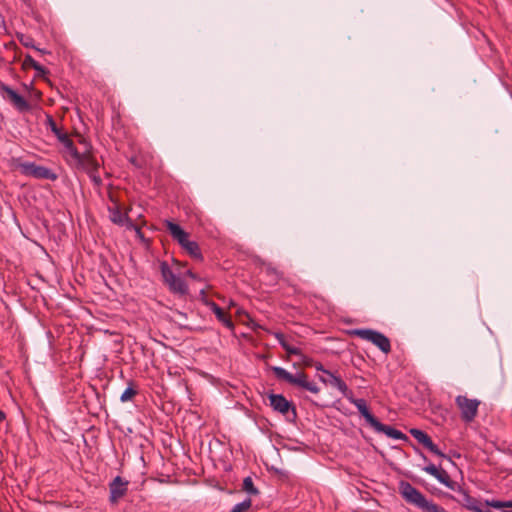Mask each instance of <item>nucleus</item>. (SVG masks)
I'll use <instances>...</instances> for the list:
<instances>
[{
  "label": "nucleus",
  "instance_id": "nucleus-1",
  "mask_svg": "<svg viewBox=\"0 0 512 512\" xmlns=\"http://www.w3.org/2000/svg\"><path fill=\"white\" fill-rule=\"evenodd\" d=\"M399 493L408 504L418 508L421 512H447L444 507L428 500L409 482L401 481L399 483Z\"/></svg>",
  "mask_w": 512,
  "mask_h": 512
},
{
  "label": "nucleus",
  "instance_id": "nucleus-2",
  "mask_svg": "<svg viewBox=\"0 0 512 512\" xmlns=\"http://www.w3.org/2000/svg\"><path fill=\"white\" fill-rule=\"evenodd\" d=\"M271 370L277 379L285 381L292 386L309 391L312 394H319L320 392L318 385L315 382L310 381L305 372H298L293 375L284 368L277 366L271 367Z\"/></svg>",
  "mask_w": 512,
  "mask_h": 512
},
{
  "label": "nucleus",
  "instance_id": "nucleus-3",
  "mask_svg": "<svg viewBox=\"0 0 512 512\" xmlns=\"http://www.w3.org/2000/svg\"><path fill=\"white\" fill-rule=\"evenodd\" d=\"M80 143L84 145V151L74 152V156L71 159H67V163L71 167L86 173L92 170H99V163L91 152L92 147L90 144L85 139H81Z\"/></svg>",
  "mask_w": 512,
  "mask_h": 512
},
{
  "label": "nucleus",
  "instance_id": "nucleus-4",
  "mask_svg": "<svg viewBox=\"0 0 512 512\" xmlns=\"http://www.w3.org/2000/svg\"><path fill=\"white\" fill-rule=\"evenodd\" d=\"M15 167L20 173L27 177H32L39 180H51L55 181L58 179V175L51 169L37 165L34 162L21 161L20 159H14Z\"/></svg>",
  "mask_w": 512,
  "mask_h": 512
},
{
  "label": "nucleus",
  "instance_id": "nucleus-5",
  "mask_svg": "<svg viewBox=\"0 0 512 512\" xmlns=\"http://www.w3.org/2000/svg\"><path fill=\"white\" fill-rule=\"evenodd\" d=\"M270 406L282 414L286 420L290 423L295 424L297 421V410L293 402L288 401L282 394H268Z\"/></svg>",
  "mask_w": 512,
  "mask_h": 512
},
{
  "label": "nucleus",
  "instance_id": "nucleus-6",
  "mask_svg": "<svg viewBox=\"0 0 512 512\" xmlns=\"http://www.w3.org/2000/svg\"><path fill=\"white\" fill-rule=\"evenodd\" d=\"M348 333L351 336H358L364 340L372 342L385 354H388L391 351L389 338L378 331L372 329H353Z\"/></svg>",
  "mask_w": 512,
  "mask_h": 512
},
{
  "label": "nucleus",
  "instance_id": "nucleus-7",
  "mask_svg": "<svg viewBox=\"0 0 512 512\" xmlns=\"http://www.w3.org/2000/svg\"><path fill=\"white\" fill-rule=\"evenodd\" d=\"M161 275L166 285H168L171 292L181 297L188 294V287L185 281L174 274L169 265L166 262H162L160 265Z\"/></svg>",
  "mask_w": 512,
  "mask_h": 512
},
{
  "label": "nucleus",
  "instance_id": "nucleus-8",
  "mask_svg": "<svg viewBox=\"0 0 512 512\" xmlns=\"http://www.w3.org/2000/svg\"><path fill=\"white\" fill-rule=\"evenodd\" d=\"M456 404L461 410V418L465 422H471L477 415L480 401L469 399L466 396L459 395L456 397Z\"/></svg>",
  "mask_w": 512,
  "mask_h": 512
},
{
  "label": "nucleus",
  "instance_id": "nucleus-9",
  "mask_svg": "<svg viewBox=\"0 0 512 512\" xmlns=\"http://www.w3.org/2000/svg\"><path fill=\"white\" fill-rule=\"evenodd\" d=\"M409 433L420 443L422 444L425 448H427L431 453L441 457V458H445L447 460H449L450 462H452L451 458L448 457L446 454H444L436 444H434V442L432 441L431 437L424 431L420 430V429H417V428H412L409 430Z\"/></svg>",
  "mask_w": 512,
  "mask_h": 512
},
{
  "label": "nucleus",
  "instance_id": "nucleus-10",
  "mask_svg": "<svg viewBox=\"0 0 512 512\" xmlns=\"http://www.w3.org/2000/svg\"><path fill=\"white\" fill-rule=\"evenodd\" d=\"M128 485V480H125L121 476H116L109 483V502L113 505L117 504L120 501V499H122L127 494Z\"/></svg>",
  "mask_w": 512,
  "mask_h": 512
},
{
  "label": "nucleus",
  "instance_id": "nucleus-11",
  "mask_svg": "<svg viewBox=\"0 0 512 512\" xmlns=\"http://www.w3.org/2000/svg\"><path fill=\"white\" fill-rule=\"evenodd\" d=\"M423 470L434 476L440 483L444 484L449 489L456 490V487L458 486L457 482L451 479L450 475L445 469L436 467L434 464L430 463L425 466Z\"/></svg>",
  "mask_w": 512,
  "mask_h": 512
},
{
  "label": "nucleus",
  "instance_id": "nucleus-12",
  "mask_svg": "<svg viewBox=\"0 0 512 512\" xmlns=\"http://www.w3.org/2000/svg\"><path fill=\"white\" fill-rule=\"evenodd\" d=\"M346 399H348L352 404L356 406L361 416L364 417L365 421L373 428L376 423L379 421L369 410L367 401L363 398H354L353 392L349 394Z\"/></svg>",
  "mask_w": 512,
  "mask_h": 512
},
{
  "label": "nucleus",
  "instance_id": "nucleus-13",
  "mask_svg": "<svg viewBox=\"0 0 512 512\" xmlns=\"http://www.w3.org/2000/svg\"><path fill=\"white\" fill-rule=\"evenodd\" d=\"M456 490L460 493L461 498L457 501L466 509L471 510L473 512H492L489 509H482L480 507V501L469 495L468 491L463 489L461 486H457Z\"/></svg>",
  "mask_w": 512,
  "mask_h": 512
},
{
  "label": "nucleus",
  "instance_id": "nucleus-14",
  "mask_svg": "<svg viewBox=\"0 0 512 512\" xmlns=\"http://www.w3.org/2000/svg\"><path fill=\"white\" fill-rule=\"evenodd\" d=\"M324 374L326 375V377H319L320 381H322L324 384L337 388L345 398L349 394H351L352 391L348 388L347 384L339 376H336L331 371H324Z\"/></svg>",
  "mask_w": 512,
  "mask_h": 512
},
{
  "label": "nucleus",
  "instance_id": "nucleus-15",
  "mask_svg": "<svg viewBox=\"0 0 512 512\" xmlns=\"http://www.w3.org/2000/svg\"><path fill=\"white\" fill-rule=\"evenodd\" d=\"M3 91L6 93L7 98L19 111H28L30 109V105L27 100L18 94L14 89L8 86H3Z\"/></svg>",
  "mask_w": 512,
  "mask_h": 512
},
{
  "label": "nucleus",
  "instance_id": "nucleus-16",
  "mask_svg": "<svg viewBox=\"0 0 512 512\" xmlns=\"http://www.w3.org/2000/svg\"><path fill=\"white\" fill-rule=\"evenodd\" d=\"M373 429L378 433H384L386 436L392 439L408 441V437L403 432H401L398 429H395L392 426L385 425L380 421L376 423Z\"/></svg>",
  "mask_w": 512,
  "mask_h": 512
},
{
  "label": "nucleus",
  "instance_id": "nucleus-17",
  "mask_svg": "<svg viewBox=\"0 0 512 512\" xmlns=\"http://www.w3.org/2000/svg\"><path fill=\"white\" fill-rule=\"evenodd\" d=\"M179 244L193 259L202 260V253L197 242L189 240L187 236L185 240Z\"/></svg>",
  "mask_w": 512,
  "mask_h": 512
},
{
  "label": "nucleus",
  "instance_id": "nucleus-18",
  "mask_svg": "<svg viewBox=\"0 0 512 512\" xmlns=\"http://www.w3.org/2000/svg\"><path fill=\"white\" fill-rule=\"evenodd\" d=\"M166 228L173 237L174 240H176L178 243H182L185 238L188 236V233L185 232L180 225L167 220L166 221Z\"/></svg>",
  "mask_w": 512,
  "mask_h": 512
},
{
  "label": "nucleus",
  "instance_id": "nucleus-19",
  "mask_svg": "<svg viewBox=\"0 0 512 512\" xmlns=\"http://www.w3.org/2000/svg\"><path fill=\"white\" fill-rule=\"evenodd\" d=\"M274 336L282 348L287 352V359H289L292 354H301V349L290 345L283 333L275 332Z\"/></svg>",
  "mask_w": 512,
  "mask_h": 512
},
{
  "label": "nucleus",
  "instance_id": "nucleus-20",
  "mask_svg": "<svg viewBox=\"0 0 512 512\" xmlns=\"http://www.w3.org/2000/svg\"><path fill=\"white\" fill-rule=\"evenodd\" d=\"M57 139L65 147L66 160L71 159L74 156V152H79L67 133L63 132Z\"/></svg>",
  "mask_w": 512,
  "mask_h": 512
},
{
  "label": "nucleus",
  "instance_id": "nucleus-21",
  "mask_svg": "<svg viewBox=\"0 0 512 512\" xmlns=\"http://www.w3.org/2000/svg\"><path fill=\"white\" fill-rule=\"evenodd\" d=\"M110 219L113 223L118 225H124L126 222H130L128 216L122 213L118 208L110 210Z\"/></svg>",
  "mask_w": 512,
  "mask_h": 512
},
{
  "label": "nucleus",
  "instance_id": "nucleus-22",
  "mask_svg": "<svg viewBox=\"0 0 512 512\" xmlns=\"http://www.w3.org/2000/svg\"><path fill=\"white\" fill-rule=\"evenodd\" d=\"M23 65H24V67H31V68L35 69L39 75H44L47 73V70L42 65H40L37 61H35L33 59V57L30 55L25 56Z\"/></svg>",
  "mask_w": 512,
  "mask_h": 512
},
{
  "label": "nucleus",
  "instance_id": "nucleus-23",
  "mask_svg": "<svg viewBox=\"0 0 512 512\" xmlns=\"http://www.w3.org/2000/svg\"><path fill=\"white\" fill-rule=\"evenodd\" d=\"M485 505L488 507H492L495 509H505L512 508V500L509 501H500V500H486Z\"/></svg>",
  "mask_w": 512,
  "mask_h": 512
},
{
  "label": "nucleus",
  "instance_id": "nucleus-24",
  "mask_svg": "<svg viewBox=\"0 0 512 512\" xmlns=\"http://www.w3.org/2000/svg\"><path fill=\"white\" fill-rule=\"evenodd\" d=\"M242 490L246 491L250 495H258L259 494V490L254 486L253 480L249 476L244 478Z\"/></svg>",
  "mask_w": 512,
  "mask_h": 512
},
{
  "label": "nucleus",
  "instance_id": "nucleus-25",
  "mask_svg": "<svg viewBox=\"0 0 512 512\" xmlns=\"http://www.w3.org/2000/svg\"><path fill=\"white\" fill-rule=\"evenodd\" d=\"M17 38L19 40V42L27 47V48H33V49H36L37 51L41 52V53H45L44 50H41L39 48H37L35 45H34V40L32 37L30 36H27V35H24V34H18L17 35Z\"/></svg>",
  "mask_w": 512,
  "mask_h": 512
},
{
  "label": "nucleus",
  "instance_id": "nucleus-26",
  "mask_svg": "<svg viewBox=\"0 0 512 512\" xmlns=\"http://www.w3.org/2000/svg\"><path fill=\"white\" fill-rule=\"evenodd\" d=\"M45 124L48 128L51 129V131L54 133L56 137L61 135L63 132L62 130L57 126L56 122L54 121L53 117L51 115H46V121Z\"/></svg>",
  "mask_w": 512,
  "mask_h": 512
},
{
  "label": "nucleus",
  "instance_id": "nucleus-27",
  "mask_svg": "<svg viewBox=\"0 0 512 512\" xmlns=\"http://www.w3.org/2000/svg\"><path fill=\"white\" fill-rule=\"evenodd\" d=\"M252 505L250 498L245 499L241 503H238L230 512H246Z\"/></svg>",
  "mask_w": 512,
  "mask_h": 512
},
{
  "label": "nucleus",
  "instance_id": "nucleus-28",
  "mask_svg": "<svg viewBox=\"0 0 512 512\" xmlns=\"http://www.w3.org/2000/svg\"><path fill=\"white\" fill-rule=\"evenodd\" d=\"M137 394V390L132 386H129L125 389V391L120 396V400L122 402L130 401Z\"/></svg>",
  "mask_w": 512,
  "mask_h": 512
},
{
  "label": "nucleus",
  "instance_id": "nucleus-29",
  "mask_svg": "<svg viewBox=\"0 0 512 512\" xmlns=\"http://www.w3.org/2000/svg\"><path fill=\"white\" fill-rule=\"evenodd\" d=\"M295 355L300 357V362L304 367H312L314 365V360L311 357L304 355L302 351L301 354Z\"/></svg>",
  "mask_w": 512,
  "mask_h": 512
},
{
  "label": "nucleus",
  "instance_id": "nucleus-30",
  "mask_svg": "<svg viewBox=\"0 0 512 512\" xmlns=\"http://www.w3.org/2000/svg\"><path fill=\"white\" fill-rule=\"evenodd\" d=\"M87 174L96 186L100 187L102 185V179L98 173V170H92Z\"/></svg>",
  "mask_w": 512,
  "mask_h": 512
},
{
  "label": "nucleus",
  "instance_id": "nucleus-31",
  "mask_svg": "<svg viewBox=\"0 0 512 512\" xmlns=\"http://www.w3.org/2000/svg\"><path fill=\"white\" fill-rule=\"evenodd\" d=\"M237 318L244 324H249V322L252 321L249 314L243 310H237Z\"/></svg>",
  "mask_w": 512,
  "mask_h": 512
},
{
  "label": "nucleus",
  "instance_id": "nucleus-32",
  "mask_svg": "<svg viewBox=\"0 0 512 512\" xmlns=\"http://www.w3.org/2000/svg\"><path fill=\"white\" fill-rule=\"evenodd\" d=\"M211 308L215 312L219 321L224 322V310L215 303H211Z\"/></svg>",
  "mask_w": 512,
  "mask_h": 512
},
{
  "label": "nucleus",
  "instance_id": "nucleus-33",
  "mask_svg": "<svg viewBox=\"0 0 512 512\" xmlns=\"http://www.w3.org/2000/svg\"><path fill=\"white\" fill-rule=\"evenodd\" d=\"M312 367H315V369H316L317 371H321L323 374H324V371H328L327 369H325V368L323 367L322 363H320V362H315V361H314V365H313Z\"/></svg>",
  "mask_w": 512,
  "mask_h": 512
},
{
  "label": "nucleus",
  "instance_id": "nucleus-34",
  "mask_svg": "<svg viewBox=\"0 0 512 512\" xmlns=\"http://www.w3.org/2000/svg\"><path fill=\"white\" fill-rule=\"evenodd\" d=\"M225 323H226V328H230V329H233V328H234L233 321L231 320L230 316H228V313H227V312H226V320H225Z\"/></svg>",
  "mask_w": 512,
  "mask_h": 512
},
{
  "label": "nucleus",
  "instance_id": "nucleus-35",
  "mask_svg": "<svg viewBox=\"0 0 512 512\" xmlns=\"http://www.w3.org/2000/svg\"><path fill=\"white\" fill-rule=\"evenodd\" d=\"M5 418H6L5 413L2 410H0V423L3 422L5 420Z\"/></svg>",
  "mask_w": 512,
  "mask_h": 512
},
{
  "label": "nucleus",
  "instance_id": "nucleus-36",
  "mask_svg": "<svg viewBox=\"0 0 512 512\" xmlns=\"http://www.w3.org/2000/svg\"><path fill=\"white\" fill-rule=\"evenodd\" d=\"M186 274H187L189 277H191V278H193V279H196V275H195L191 270H188V271L186 272Z\"/></svg>",
  "mask_w": 512,
  "mask_h": 512
},
{
  "label": "nucleus",
  "instance_id": "nucleus-37",
  "mask_svg": "<svg viewBox=\"0 0 512 512\" xmlns=\"http://www.w3.org/2000/svg\"><path fill=\"white\" fill-rule=\"evenodd\" d=\"M418 451H419L420 456L422 457V459H423L424 461H427V460H428V458L426 457V455H425L423 452H421L420 450H418Z\"/></svg>",
  "mask_w": 512,
  "mask_h": 512
},
{
  "label": "nucleus",
  "instance_id": "nucleus-38",
  "mask_svg": "<svg viewBox=\"0 0 512 512\" xmlns=\"http://www.w3.org/2000/svg\"><path fill=\"white\" fill-rule=\"evenodd\" d=\"M177 315L181 318H186V315L182 312H177Z\"/></svg>",
  "mask_w": 512,
  "mask_h": 512
}]
</instances>
